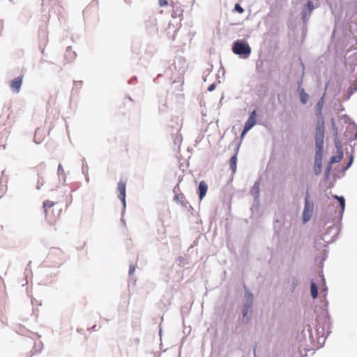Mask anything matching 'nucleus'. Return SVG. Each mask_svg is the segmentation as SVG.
Here are the masks:
<instances>
[{"mask_svg":"<svg viewBox=\"0 0 357 357\" xmlns=\"http://www.w3.org/2000/svg\"><path fill=\"white\" fill-rule=\"evenodd\" d=\"M328 303L326 300L324 301V306L321 308L320 314L316 319L315 332L317 339L319 343L324 344L326 337L330 334V317L327 310Z\"/></svg>","mask_w":357,"mask_h":357,"instance_id":"obj_1","label":"nucleus"},{"mask_svg":"<svg viewBox=\"0 0 357 357\" xmlns=\"http://www.w3.org/2000/svg\"><path fill=\"white\" fill-rule=\"evenodd\" d=\"M245 289V301L242 307V323L248 324L252 319V307L254 303V295L249 289L244 286Z\"/></svg>","mask_w":357,"mask_h":357,"instance_id":"obj_2","label":"nucleus"},{"mask_svg":"<svg viewBox=\"0 0 357 357\" xmlns=\"http://www.w3.org/2000/svg\"><path fill=\"white\" fill-rule=\"evenodd\" d=\"M324 121L323 116L318 119L315 130V147L316 151L324 152Z\"/></svg>","mask_w":357,"mask_h":357,"instance_id":"obj_3","label":"nucleus"},{"mask_svg":"<svg viewBox=\"0 0 357 357\" xmlns=\"http://www.w3.org/2000/svg\"><path fill=\"white\" fill-rule=\"evenodd\" d=\"M251 47L243 40H237L232 45V52L242 59H248L251 54Z\"/></svg>","mask_w":357,"mask_h":357,"instance_id":"obj_4","label":"nucleus"},{"mask_svg":"<svg viewBox=\"0 0 357 357\" xmlns=\"http://www.w3.org/2000/svg\"><path fill=\"white\" fill-rule=\"evenodd\" d=\"M315 6L314 3L311 0H308L305 4L302 5L301 17L305 29H306V26H307L308 20Z\"/></svg>","mask_w":357,"mask_h":357,"instance_id":"obj_5","label":"nucleus"},{"mask_svg":"<svg viewBox=\"0 0 357 357\" xmlns=\"http://www.w3.org/2000/svg\"><path fill=\"white\" fill-rule=\"evenodd\" d=\"M314 211V203L312 201L310 200V194L309 192L307 191L305 193V206L304 209L303 211V223H306L308 222L313 213Z\"/></svg>","mask_w":357,"mask_h":357,"instance_id":"obj_6","label":"nucleus"},{"mask_svg":"<svg viewBox=\"0 0 357 357\" xmlns=\"http://www.w3.org/2000/svg\"><path fill=\"white\" fill-rule=\"evenodd\" d=\"M351 70L353 75L349 79L351 86L347 90V95L345 97V100H348L350 97L357 91V63L353 66Z\"/></svg>","mask_w":357,"mask_h":357,"instance_id":"obj_7","label":"nucleus"},{"mask_svg":"<svg viewBox=\"0 0 357 357\" xmlns=\"http://www.w3.org/2000/svg\"><path fill=\"white\" fill-rule=\"evenodd\" d=\"M345 18L348 23L357 25V2H351L345 13Z\"/></svg>","mask_w":357,"mask_h":357,"instance_id":"obj_8","label":"nucleus"},{"mask_svg":"<svg viewBox=\"0 0 357 357\" xmlns=\"http://www.w3.org/2000/svg\"><path fill=\"white\" fill-rule=\"evenodd\" d=\"M144 26L146 32L149 35H155L158 33V22L157 19L154 16H150L144 22Z\"/></svg>","mask_w":357,"mask_h":357,"instance_id":"obj_9","label":"nucleus"},{"mask_svg":"<svg viewBox=\"0 0 357 357\" xmlns=\"http://www.w3.org/2000/svg\"><path fill=\"white\" fill-rule=\"evenodd\" d=\"M335 146L337 149V155H333V156L331 157L327 163L328 165H331V167L333 163L340 162L344 156V153L342 151V147L340 140H335Z\"/></svg>","mask_w":357,"mask_h":357,"instance_id":"obj_10","label":"nucleus"},{"mask_svg":"<svg viewBox=\"0 0 357 357\" xmlns=\"http://www.w3.org/2000/svg\"><path fill=\"white\" fill-rule=\"evenodd\" d=\"M323 155V151L315 152L314 172L316 175H319L321 172Z\"/></svg>","mask_w":357,"mask_h":357,"instance_id":"obj_11","label":"nucleus"},{"mask_svg":"<svg viewBox=\"0 0 357 357\" xmlns=\"http://www.w3.org/2000/svg\"><path fill=\"white\" fill-rule=\"evenodd\" d=\"M250 193L254 197V205L259 206V193H260V181L257 180L255 182L253 186L252 187Z\"/></svg>","mask_w":357,"mask_h":357,"instance_id":"obj_12","label":"nucleus"},{"mask_svg":"<svg viewBox=\"0 0 357 357\" xmlns=\"http://www.w3.org/2000/svg\"><path fill=\"white\" fill-rule=\"evenodd\" d=\"M257 123V112L256 110H253L250 114L245 121L244 127L245 129L251 130Z\"/></svg>","mask_w":357,"mask_h":357,"instance_id":"obj_13","label":"nucleus"},{"mask_svg":"<svg viewBox=\"0 0 357 357\" xmlns=\"http://www.w3.org/2000/svg\"><path fill=\"white\" fill-rule=\"evenodd\" d=\"M332 241H333V239L328 240L326 234H324L323 237L315 240L314 247L316 250H319L322 248L326 247L327 244Z\"/></svg>","mask_w":357,"mask_h":357,"instance_id":"obj_14","label":"nucleus"},{"mask_svg":"<svg viewBox=\"0 0 357 357\" xmlns=\"http://www.w3.org/2000/svg\"><path fill=\"white\" fill-rule=\"evenodd\" d=\"M22 76H19L13 79L10 84V88L14 92L18 93L22 84Z\"/></svg>","mask_w":357,"mask_h":357,"instance_id":"obj_15","label":"nucleus"},{"mask_svg":"<svg viewBox=\"0 0 357 357\" xmlns=\"http://www.w3.org/2000/svg\"><path fill=\"white\" fill-rule=\"evenodd\" d=\"M302 84V80L298 82V92L299 93V98L300 101L302 104L305 105L307 102L309 100V95L305 91V89L301 87V85Z\"/></svg>","mask_w":357,"mask_h":357,"instance_id":"obj_16","label":"nucleus"},{"mask_svg":"<svg viewBox=\"0 0 357 357\" xmlns=\"http://www.w3.org/2000/svg\"><path fill=\"white\" fill-rule=\"evenodd\" d=\"M240 147V144L236 146L234 154L230 158V168L232 171V174H234L236 172V165H237V155L238 153Z\"/></svg>","mask_w":357,"mask_h":357,"instance_id":"obj_17","label":"nucleus"},{"mask_svg":"<svg viewBox=\"0 0 357 357\" xmlns=\"http://www.w3.org/2000/svg\"><path fill=\"white\" fill-rule=\"evenodd\" d=\"M207 190H208V185L206 183V182L204 181H200L199 183L198 190H197V192H198L199 197L200 199H202L205 197V195L207 192Z\"/></svg>","mask_w":357,"mask_h":357,"instance_id":"obj_18","label":"nucleus"},{"mask_svg":"<svg viewBox=\"0 0 357 357\" xmlns=\"http://www.w3.org/2000/svg\"><path fill=\"white\" fill-rule=\"evenodd\" d=\"M183 16V10H173V12L172 13V17L174 19H176L177 17L179 18V22H176V25L178 26L179 24V26H181V21L182 20L181 17ZM180 26H178L177 29L174 31V33L177 31V30L179 29Z\"/></svg>","mask_w":357,"mask_h":357,"instance_id":"obj_19","label":"nucleus"},{"mask_svg":"<svg viewBox=\"0 0 357 357\" xmlns=\"http://www.w3.org/2000/svg\"><path fill=\"white\" fill-rule=\"evenodd\" d=\"M333 197L336 199L340 207H341V215L343 214L344 211V209H345V199L343 196H339V195H333Z\"/></svg>","mask_w":357,"mask_h":357,"instance_id":"obj_20","label":"nucleus"},{"mask_svg":"<svg viewBox=\"0 0 357 357\" xmlns=\"http://www.w3.org/2000/svg\"><path fill=\"white\" fill-rule=\"evenodd\" d=\"M310 293L312 297L315 299L318 296V286L314 280L310 282Z\"/></svg>","mask_w":357,"mask_h":357,"instance_id":"obj_21","label":"nucleus"},{"mask_svg":"<svg viewBox=\"0 0 357 357\" xmlns=\"http://www.w3.org/2000/svg\"><path fill=\"white\" fill-rule=\"evenodd\" d=\"M117 190L119 192V195L118 197H126V183L123 181H119L118 183Z\"/></svg>","mask_w":357,"mask_h":357,"instance_id":"obj_22","label":"nucleus"},{"mask_svg":"<svg viewBox=\"0 0 357 357\" xmlns=\"http://www.w3.org/2000/svg\"><path fill=\"white\" fill-rule=\"evenodd\" d=\"M57 174H58V176H59V179L60 181L62 180L63 183H65L66 182L65 172H64L63 166H62V165L61 163H59V165H58Z\"/></svg>","mask_w":357,"mask_h":357,"instance_id":"obj_23","label":"nucleus"},{"mask_svg":"<svg viewBox=\"0 0 357 357\" xmlns=\"http://www.w3.org/2000/svg\"><path fill=\"white\" fill-rule=\"evenodd\" d=\"M324 95L319 99V100L317 102L316 105V114L317 116L320 115V116H322L321 114V108L324 104Z\"/></svg>","mask_w":357,"mask_h":357,"instance_id":"obj_24","label":"nucleus"},{"mask_svg":"<svg viewBox=\"0 0 357 357\" xmlns=\"http://www.w3.org/2000/svg\"><path fill=\"white\" fill-rule=\"evenodd\" d=\"M55 202L50 200H45L43 202V207L44 208L45 215H47V209L54 206Z\"/></svg>","mask_w":357,"mask_h":357,"instance_id":"obj_25","label":"nucleus"},{"mask_svg":"<svg viewBox=\"0 0 357 357\" xmlns=\"http://www.w3.org/2000/svg\"><path fill=\"white\" fill-rule=\"evenodd\" d=\"M76 57V53L71 51V47H68L66 50V58L68 60H73Z\"/></svg>","mask_w":357,"mask_h":357,"instance_id":"obj_26","label":"nucleus"},{"mask_svg":"<svg viewBox=\"0 0 357 357\" xmlns=\"http://www.w3.org/2000/svg\"><path fill=\"white\" fill-rule=\"evenodd\" d=\"M331 124H332V130H333V135H334V143L335 144V140H340L338 139V130H337V128L335 125V123L334 121V120L332 119H331Z\"/></svg>","mask_w":357,"mask_h":357,"instance_id":"obj_27","label":"nucleus"},{"mask_svg":"<svg viewBox=\"0 0 357 357\" xmlns=\"http://www.w3.org/2000/svg\"><path fill=\"white\" fill-rule=\"evenodd\" d=\"M178 187V184H177L174 188V190H173V192L174 193V199L173 200L175 201V202H178L179 200V199L181 198V200H182L183 199H185V197H184V195L183 194H181L180 195H178V193H176V189Z\"/></svg>","mask_w":357,"mask_h":357,"instance_id":"obj_28","label":"nucleus"},{"mask_svg":"<svg viewBox=\"0 0 357 357\" xmlns=\"http://www.w3.org/2000/svg\"><path fill=\"white\" fill-rule=\"evenodd\" d=\"M73 84H74V86H73V90H72V93H77V89H79V88L82 87V81H78V82L74 81Z\"/></svg>","mask_w":357,"mask_h":357,"instance_id":"obj_29","label":"nucleus"},{"mask_svg":"<svg viewBox=\"0 0 357 357\" xmlns=\"http://www.w3.org/2000/svg\"><path fill=\"white\" fill-rule=\"evenodd\" d=\"M332 167L327 164L325 172H324V180L327 181L330 176L331 171Z\"/></svg>","mask_w":357,"mask_h":357,"instance_id":"obj_30","label":"nucleus"},{"mask_svg":"<svg viewBox=\"0 0 357 357\" xmlns=\"http://www.w3.org/2000/svg\"><path fill=\"white\" fill-rule=\"evenodd\" d=\"M297 285H298V280L296 279V277H292L291 278V291L292 293L296 290Z\"/></svg>","mask_w":357,"mask_h":357,"instance_id":"obj_31","label":"nucleus"},{"mask_svg":"<svg viewBox=\"0 0 357 357\" xmlns=\"http://www.w3.org/2000/svg\"><path fill=\"white\" fill-rule=\"evenodd\" d=\"M88 169H89V167H88L87 163H86L85 159L84 158L82 160V174H85L86 172H88Z\"/></svg>","mask_w":357,"mask_h":357,"instance_id":"obj_32","label":"nucleus"},{"mask_svg":"<svg viewBox=\"0 0 357 357\" xmlns=\"http://www.w3.org/2000/svg\"><path fill=\"white\" fill-rule=\"evenodd\" d=\"M354 162V156L351 155L350 157H349V162H347V164L346 165V166L343 168V170L344 171H346L352 165Z\"/></svg>","mask_w":357,"mask_h":357,"instance_id":"obj_33","label":"nucleus"},{"mask_svg":"<svg viewBox=\"0 0 357 357\" xmlns=\"http://www.w3.org/2000/svg\"><path fill=\"white\" fill-rule=\"evenodd\" d=\"M234 10L238 12V13H243L244 12V9L239 3L235 4Z\"/></svg>","mask_w":357,"mask_h":357,"instance_id":"obj_34","label":"nucleus"},{"mask_svg":"<svg viewBox=\"0 0 357 357\" xmlns=\"http://www.w3.org/2000/svg\"><path fill=\"white\" fill-rule=\"evenodd\" d=\"M178 260L179 261V264L181 266H183L188 264L186 259H185L184 257H178Z\"/></svg>","mask_w":357,"mask_h":357,"instance_id":"obj_35","label":"nucleus"},{"mask_svg":"<svg viewBox=\"0 0 357 357\" xmlns=\"http://www.w3.org/2000/svg\"><path fill=\"white\" fill-rule=\"evenodd\" d=\"M43 185V180L42 178H38V182H37V185H36V188L37 190H40L41 186Z\"/></svg>","mask_w":357,"mask_h":357,"instance_id":"obj_36","label":"nucleus"},{"mask_svg":"<svg viewBox=\"0 0 357 357\" xmlns=\"http://www.w3.org/2000/svg\"><path fill=\"white\" fill-rule=\"evenodd\" d=\"M119 198L120 199V200L121 201L122 204H123V213H122V214H123L126 210V197H119Z\"/></svg>","mask_w":357,"mask_h":357,"instance_id":"obj_37","label":"nucleus"},{"mask_svg":"<svg viewBox=\"0 0 357 357\" xmlns=\"http://www.w3.org/2000/svg\"><path fill=\"white\" fill-rule=\"evenodd\" d=\"M119 198L120 199V200L121 201L122 204H123V213H122V214H123L126 210V197H119Z\"/></svg>","mask_w":357,"mask_h":357,"instance_id":"obj_38","label":"nucleus"},{"mask_svg":"<svg viewBox=\"0 0 357 357\" xmlns=\"http://www.w3.org/2000/svg\"><path fill=\"white\" fill-rule=\"evenodd\" d=\"M215 87H216V84H215V83H213V84H210V85L208 86V91H210V92H211V91H214V90H215Z\"/></svg>","mask_w":357,"mask_h":357,"instance_id":"obj_39","label":"nucleus"},{"mask_svg":"<svg viewBox=\"0 0 357 357\" xmlns=\"http://www.w3.org/2000/svg\"><path fill=\"white\" fill-rule=\"evenodd\" d=\"M135 270V266L130 264L129 266V271H128L129 275H132L134 273Z\"/></svg>","mask_w":357,"mask_h":357,"instance_id":"obj_40","label":"nucleus"},{"mask_svg":"<svg viewBox=\"0 0 357 357\" xmlns=\"http://www.w3.org/2000/svg\"><path fill=\"white\" fill-rule=\"evenodd\" d=\"M181 204L183 207L187 208L188 205L189 204L188 202L185 201V199H183L181 200Z\"/></svg>","mask_w":357,"mask_h":357,"instance_id":"obj_41","label":"nucleus"},{"mask_svg":"<svg viewBox=\"0 0 357 357\" xmlns=\"http://www.w3.org/2000/svg\"><path fill=\"white\" fill-rule=\"evenodd\" d=\"M167 4H168V2L167 0H159V5L161 7L167 6Z\"/></svg>","mask_w":357,"mask_h":357,"instance_id":"obj_42","label":"nucleus"},{"mask_svg":"<svg viewBox=\"0 0 357 357\" xmlns=\"http://www.w3.org/2000/svg\"><path fill=\"white\" fill-rule=\"evenodd\" d=\"M351 123L352 124V126H353L355 130H356V134H355L354 139H355L356 140H357V125H356L354 121H351Z\"/></svg>","mask_w":357,"mask_h":357,"instance_id":"obj_43","label":"nucleus"},{"mask_svg":"<svg viewBox=\"0 0 357 357\" xmlns=\"http://www.w3.org/2000/svg\"><path fill=\"white\" fill-rule=\"evenodd\" d=\"M249 130H248V129H245V127H243V130H242V132H241V137H244V135H245V134H246Z\"/></svg>","mask_w":357,"mask_h":357,"instance_id":"obj_44","label":"nucleus"},{"mask_svg":"<svg viewBox=\"0 0 357 357\" xmlns=\"http://www.w3.org/2000/svg\"><path fill=\"white\" fill-rule=\"evenodd\" d=\"M84 176H85V181H86L87 183H89V174H88V172H86V173L84 174Z\"/></svg>","mask_w":357,"mask_h":357,"instance_id":"obj_45","label":"nucleus"},{"mask_svg":"<svg viewBox=\"0 0 357 357\" xmlns=\"http://www.w3.org/2000/svg\"><path fill=\"white\" fill-rule=\"evenodd\" d=\"M137 79V77H133L132 79H130L128 82L129 84H131L132 82H134V80H136Z\"/></svg>","mask_w":357,"mask_h":357,"instance_id":"obj_46","label":"nucleus"},{"mask_svg":"<svg viewBox=\"0 0 357 357\" xmlns=\"http://www.w3.org/2000/svg\"><path fill=\"white\" fill-rule=\"evenodd\" d=\"M309 331V333H310V339L312 341L313 340V336H312V334L311 333V330H308Z\"/></svg>","mask_w":357,"mask_h":357,"instance_id":"obj_47","label":"nucleus"},{"mask_svg":"<svg viewBox=\"0 0 357 357\" xmlns=\"http://www.w3.org/2000/svg\"><path fill=\"white\" fill-rule=\"evenodd\" d=\"M171 26H173L174 27L175 26H174V22H169V29H170Z\"/></svg>","mask_w":357,"mask_h":357,"instance_id":"obj_48","label":"nucleus"},{"mask_svg":"<svg viewBox=\"0 0 357 357\" xmlns=\"http://www.w3.org/2000/svg\"><path fill=\"white\" fill-rule=\"evenodd\" d=\"M303 31V33H306V31H307V28H306V29H305V28H304V25H303V31Z\"/></svg>","mask_w":357,"mask_h":357,"instance_id":"obj_49","label":"nucleus"},{"mask_svg":"<svg viewBox=\"0 0 357 357\" xmlns=\"http://www.w3.org/2000/svg\"><path fill=\"white\" fill-rule=\"evenodd\" d=\"M39 62H40V63H44V62H47V61L45 60L44 59H41Z\"/></svg>","mask_w":357,"mask_h":357,"instance_id":"obj_50","label":"nucleus"},{"mask_svg":"<svg viewBox=\"0 0 357 357\" xmlns=\"http://www.w3.org/2000/svg\"><path fill=\"white\" fill-rule=\"evenodd\" d=\"M121 222H122L124 225H126V221H125V220H124V219H123V218H121Z\"/></svg>","mask_w":357,"mask_h":357,"instance_id":"obj_51","label":"nucleus"},{"mask_svg":"<svg viewBox=\"0 0 357 357\" xmlns=\"http://www.w3.org/2000/svg\"><path fill=\"white\" fill-rule=\"evenodd\" d=\"M340 109L341 111H342V110H344V107H342V105H340Z\"/></svg>","mask_w":357,"mask_h":357,"instance_id":"obj_52","label":"nucleus"},{"mask_svg":"<svg viewBox=\"0 0 357 357\" xmlns=\"http://www.w3.org/2000/svg\"><path fill=\"white\" fill-rule=\"evenodd\" d=\"M340 109L341 111H342V110H344V107H342V105H340Z\"/></svg>","mask_w":357,"mask_h":357,"instance_id":"obj_53","label":"nucleus"},{"mask_svg":"<svg viewBox=\"0 0 357 357\" xmlns=\"http://www.w3.org/2000/svg\"><path fill=\"white\" fill-rule=\"evenodd\" d=\"M176 139H177L178 141H180V140H181V137H179L178 136V137H176Z\"/></svg>","mask_w":357,"mask_h":357,"instance_id":"obj_54","label":"nucleus"},{"mask_svg":"<svg viewBox=\"0 0 357 357\" xmlns=\"http://www.w3.org/2000/svg\"><path fill=\"white\" fill-rule=\"evenodd\" d=\"M96 325H94L93 327H92V329L96 331Z\"/></svg>","mask_w":357,"mask_h":357,"instance_id":"obj_55","label":"nucleus"},{"mask_svg":"<svg viewBox=\"0 0 357 357\" xmlns=\"http://www.w3.org/2000/svg\"><path fill=\"white\" fill-rule=\"evenodd\" d=\"M42 54L45 55V50L44 49L42 50Z\"/></svg>","mask_w":357,"mask_h":357,"instance_id":"obj_56","label":"nucleus"},{"mask_svg":"<svg viewBox=\"0 0 357 357\" xmlns=\"http://www.w3.org/2000/svg\"><path fill=\"white\" fill-rule=\"evenodd\" d=\"M344 118H347V119H349V117H348V116H347V114H344Z\"/></svg>","mask_w":357,"mask_h":357,"instance_id":"obj_57","label":"nucleus"},{"mask_svg":"<svg viewBox=\"0 0 357 357\" xmlns=\"http://www.w3.org/2000/svg\"><path fill=\"white\" fill-rule=\"evenodd\" d=\"M31 263V261H30L29 262V264H27V267H28V266H30Z\"/></svg>","mask_w":357,"mask_h":357,"instance_id":"obj_58","label":"nucleus"},{"mask_svg":"<svg viewBox=\"0 0 357 357\" xmlns=\"http://www.w3.org/2000/svg\"><path fill=\"white\" fill-rule=\"evenodd\" d=\"M324 296H326V289L324 291Z\"/></svg>","mask_w":357,"mask_h":357,"instance_id":"obj_59","label":"nucleus"},{"mask_svg":"<svg viewBox=\"0 0 357 357\" xmlns=\"http://www.w3.org/2000/svg\"><path fill=\"white\" fill-rule=\"evenodd\" d=\"M178 190V187L176 189V193H177Z\"/></svg>","mask_w":357,"mask_h":357,"instance_id":"obj_60","label":"nucleus"},{"mask_svg":"<svg viewBox=\"0 0 357 357\" xmlns=\"http://www.w3.org/2000/svg\"><path fill=\"white\" fill-rule=\"evenodd\" d=\"M159 333H160V335H161V333H162L161 329H160V332Z\"/></svg>","mask_w":357,"mask_h":357,"instance_id":"obj_61","label":"nucleus"}]
</instances>
